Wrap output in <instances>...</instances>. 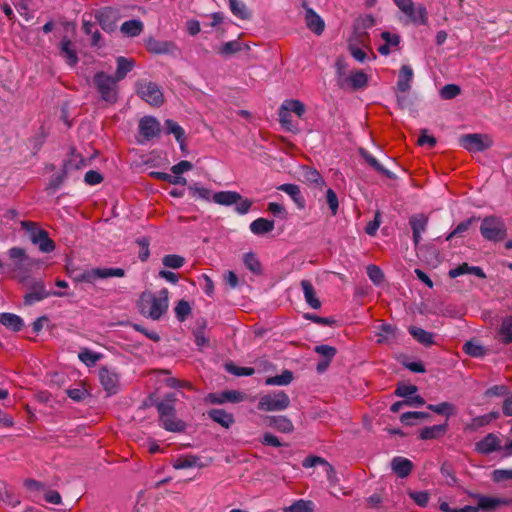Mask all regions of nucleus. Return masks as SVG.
Returning <instances> with one entry per match:
<instances>
[{
	"label": "nucleus",
	"mask_w": 512,
	"mask_h": 512,
	"mask_svg": "<svg viewBox=\"0 0 512 512\" xmlns=\"http://www.w3.org/2000/svg\"><path fill=\"white\" fill-rule=\"evenodd\" d=\"M168 289L163 288L157 294L151 291L141 293L137 302L141 315L152 320H159L168 310Z\"/></svg>",
	"instance_id": "f257e3e1"
},
{
	"label": "nucleus",
	"mask_w": 512,
	"mask_h": 512,
	"mask_svg": "<svg viewBox=\"0 0 512 512\" xmlns=\"http://www.w3.org/2000/svg\"><path fill=\"white\" fill-rule=\"evenodd\" d=\"M11 260V270L20 283L25 284L29 278L34 266L38 265V260L27 255L25 249L12 247L8 250Z\"/></svg>",
	"instance_id": "f03ea898"
},
{
	"label": "nucleus",
	"mask_w": 512,
	"mask_h": 512,
	"mask_svg": "<svg viewBox=\"0 0 512 512\" xmlns=\"http://www.w3.org/2000/svg\"><path fill=\"white\" fill-rule=\"evenodd\" d=\"M118 82L113 76L103 71L93 76V84L103 101L114 104L119 98Z\"/></svg>",
	"instance_id": "7ed1b4c3"
},
{
	"label": "nucleus",
	"mask_w": 512,
	"mask_h": 512,
	"mask_svg": "<svg viewBox=\"0 0 512 512\" xmlns=\"http://www.w3.org/2000/svg\"><path fill=\"white\" fill-rule=\"evenodd\" d=\"M480 233L488 241L500 242L507 236V227L501 218L487 216L482 220Z\"/></svg>",
	"instance_id": "20e7f679"
},
{
	"label": "nucleus",
	"mask_w": 512,
	"mask_h": 512,
	"mask_svg": "<svg viewBox=\"0 0 512 512\" xmlns=\"http://www.w3.org/2000/svg\"><path fill=\"white\" fill-rule=\"evenodd\" d=\"M21 227L30 233L31 242L38 245V248L43 253H50L55 250V243L49 237V234L44 229H39L37 223L32 221H22Z\"/></svg>",
	"instance_id": "39448f33"
},
{
	"label": "nucleus",
	"mask_w": 512,
	"mask_h": 512,
	"mask_svg": "<svg viewBox=\"0 0 512 512\" xmlns=\"http://www.w3.org/2000/svg\"><path fill=\"white\" fill-rule=\"evenodd\" d=\"M290 405V398L284 391L265 394L259 398L257 408L260 411H283Z\"/></svg>",
	"instance_id": "423d86ee"
},
{
	"label": "nucleus",
	"mask_w": 512,
	"mask_h": 512,
	"mask_svg": "<svg viewBox=\"0 0 512 512\" xmlns=\"http://www.w3.org/2000/svg\"><path fill=\"white\" fill-rule=\"evenodd\" d=\"M68 295L70 294L67 292L49 291L46 289L42 280H34L30 285V291L24 295L23 301L24 305L31 306L36 302L42 301L50 296L64 297Z\"/></svg>",
	"instance_id": "0eeeda50"
},
{
	"label": "nucleus",
	"mask_w": 512,
	"mask_h": 512,
	"mask_svg": "<svg viewBox=\"0 0 512 512\" xmlns=\"http://www.w3.org/2000/svg\"><path fill=\"white\" fill-rule=\"evenodd\" d=\"M136 92L142 100L152 106L159 107L164 103L163 93L159 86L154 82H138Z\"/></svg>",
	"instance_id": "6e6552de"
},
{
	"label": "nucleus",
	"mask_w": 512,
	"mask_h": 512,
	"mask_svg": "<svg viewBox=\"0 0 512 512\" xmlns=\"http://www.w3.org/2000/svg\"><path fill=\"white\" fill-rule=\"evenodd\" d=\"M460 145L469 152H482L491 147L492 141L487 135L473 133L460 137Z\"/></svg>",
	"instance_id": "1a4fd4ad"
},
{
	"label": "nucleus",
	"mask_w": 512,
	"mask_h": 512,
	"mask_svg": "<svg viewBox=\"0 0 512 512\" xmlns=\"http://www.w3.org/2000/svg\"><path fill=\"white\" fill-rule=\"evenodd\" d=\"M397 7L408 16L411 21L419 24H426L427 22V11L426 8L420 5L415 9L412 0H394Z\"/></svg>",
	"instance_id": "9d476101"
},
{
	"label": "nucleus",
	"mask_w": 512,
	"mask_h": 512,
	"mask_svg": "<svg viewBox=\"0 0 512 512\" xmlns=\"http://www.w3.org/2000/svg\"><path fill=\"white\" fill-rule=\"evenodd\" d=\"M99 380L109 396L116 394L120 389L118 373L108 367H101L99 369Z\"/></svg>",
	"instance_id": "9b49d317"
},
{
	"label": "nucleus",
	"mask_w": 512,
	"mask_h": 512,
	"mask_svg": "<svg viewBox=\"0 0 512 512\" xmlns=\"http://www.w3.org/2000/svg\"><path fill=\"white\" fill-rule=\"evenodd\" d=\"M125 270L122 268H94L90 271L82 273L78 280L92 282L97 278L124 277Z\"/></svg>",
	"instance_id": "f8f14e48"
},
{
	"label": "nucleus",
	"mask_w": 512,
	"mask_h": 512,
	"mask_svg": "<svg viewBox=\"0 0 512 512\" xmlns=\"http://www.w3.org/2000/svg\"><path fill=\"white\" fill-rule=\"evenodd\" d=\"M304 468L315 467L316 465H322L325 467L327 480L331 485H336L338 483V477L334 467L324 458L319 456H308L304 459L302 463Z\"/></svg>",
	"instance_id": "ddd939ff"
},
{
	"label": "nucleus",
	"mask_w": 512,
	"mask_h": 512,
	"mask_svg": "<svg viewBox=\"0 0 512 512\" xmlns=\"http://www.w3.org/2000/svg\"><path fill=\"white\" fill-rule=\"evenodd\" d=\"M340 88L345 89L347 87L352 90L363 89L368 84V76L361 70L351 72V74L343 79H338Z\"/></svg>",
	"instance_id": "4468645a"
},
{
	"label": "nucleus",
	"mask_w": 512,
	"mask_h": 512,
	"mask_svg": "<svg viewBox=\"0 0 512 512\" xmlns=\"http://www.w3.org/2000/svg\"><path fill=\"white\" fill-rule=\"evenodd\" d=\"M245 399V394L236 390H226L221 393H210L207 400L212 404H223L226 402L239 403Z\"/></svg>",
	"instance_id": "2eb2a0df"
},
{
	"label": "nucleus",
	"mask_w": 512,
	"mask_h": 512,
	"mask_svg": "<svg viewBox=\"0 0 512 512\" xmlns=\"http://www.w3.org/2000/svg\"><path fill=\"white\" fill-rule=\"evenodd\" d=\"M302 6L306 11L305 22L307 28L316 35H321L325 29V23L323 19L312 8L308 7L305 1L303 2Z\"/></svg>",
	"instance_id": "dca6fc26"
},
{
	"label": "nucleus",
	"mask_w": 512,
	"mask_h": 512,
	"mask_svg": "<svg viewBox=\"0 0 512 512\" xmlns=\"http://www.w3.org/2000/svg\"><path fill=\"white\" fill-rule=\"evenodd\" d=\"M500 439L494 433L487 434L483 439L475 444V450L483 455L501 450Z\"/></svg>",
	"instance_id": "f3484780"
},
{
	"label": "nucleus",
	"mask_w": 512,
	"mask_h": 512,
	"mask_svg": "<svg viewBox=\"0 0 512 512\" xmlns=\"http://www.w3.org/2000/svg\"><path fill=\"white\" fill-rule=\"evenodd\" d=\"M139 132L146 141H149L159 135L160 123L154 117L145 116L139 122Z\"/></svg>",
	"instance_id": "a211bd4d"
},
{
	"label": "nucleus",
	"mask_w": 512,
	"mask_h": 512,
	"mask_svg": "<svg viewBox=\"0 0 512 512\" xmlns=\"http://www.w3.org/2000/svg\"><path fill=\"white\" fill-rule=\"evenodd\" d=\"M266 424L282 433H291L294 430L292 421L286 416H267Z\"/></svg>",
	"instance_id": "6ab92c4d"
},
{
	"label": "nucleus",
	"mask_w": 512,
	"mask_h": 512,
	"mask_svg": "<svg viewBox=\"0 0 512 512\" xmlns=\"http://www.w3.org/2000/svg\"><path fill=\"white\" fill-rule=\"evenodd\" d=\"M60 54L70 66H75L78 61V55L72 41L68 37H63L60 43Z\"/></svg>",
	"instance_id": "aec40b11"
},
{
	"label": "nucleus",
	"mask_w": 512,
	"mask_h": 512,
	"mask_svg": "<svg viewBox=\"0 0 512 512\" xmlns=\"http://www.w3.org/2000/svg\"><path fill=\"white\" fill-rule=\"evenodd\" d=\"M409 224L413 232V241L417 245L421 240V233L426 230L428 218L423 214L410 217Z\"/></svg>",
	"instance_id": "412c9836"
},
{
	"label": "nucleus",
	"mask_w": 512,
	"mask_h": 512,
	"mask_svg": "<svg viewBox=\"0 0 512 512\" xmlns=\"http://www.w3.org/2000/svg\"><path fill=\"white\" fill-rule=\"evenodd\" d=\"M391 468L399 478H405L411 473L413 463L407 458L397 456L392 459Z\"/></svg>",
	"instance_id": "4be33fe9"
},
{
	"label": "nucleus",
	"mask_w": 512,
	"mask_h": 512,
	"mask_svg": "<svg viewBox=\"0 0 512 512\" xmlns=\"http://www.w3.org/2000/svg\"><path fill=\"white\" fill-rule=\"evenodd\" d=\"M146 48L154 54H168L174 51L175 45L173 42L160 41L151 37L146 41Z\"/></svg>",
	"instance_id": "5701e85b"
},
{
	"label": "nucleus",
	"mask_w": 512,
	"mask_h": 512,
	"mask_svg": "<svg viewBox=\"0 0 512 512\" xmlns=\"http://www.w3.org/2000/svg\"><path fill=\"white\" fill-rule=\"evenodd\" d=\"M300 284L304 293L305 301L308 304V306H310L312 309H320L321 301L316 296V291L312 283L309 280H302Z\"/></svg>",
	"instance_id": "b1692460"
},
{
	"label": "nucleus",
	"mask_w": 512,
	"mask_h": 512,
	"mask_svg": "<svg viewBox=\"0 0 512 512\" xmlns=\"http://www.w3.org/2000/svg\"><path fill=\"white\" fill-rule=\"evenodd\" d=\"M278 190L288 194L299 209H303L305 207V198L303 197L298 185L285 183L280 185Z\"/></svg>",
	"instance_id": "393cba45"
},
{
	"label": "nucleus",
	"mask_w": 512,
	"mask_h": 512,
	"mask_svg": "<svg viewBox=\"0 0 512 512\" xmlns=\"http://www.w3.org/2000/svg\"><path fill=\"white\" fill-rule=\"evenodd\" d=\"M448 431V423H443L439 425H433L429 427H424L420 431V439L422 440H433L438 439L446 434Z\"/></svg>",
	"instance_id": "a878e982"
},
{
	"label": "nucleus",
	"mask_w": 512,
	"mask_h": 512,
	"mask_svg": "<svg viewBox=\"0 0 512 512\" xmlns=\"http://www.w3.org/2000/svg\"><path fill=\"white\" fill-rule=\"evenodd\" d=\"M208 416L224 428H229L235 422L233 414L228 413L223 409H211L208 411Z\"/></svg>",
	"instance_id": "bb28decb"
},
{
	"label": "nucleus",
	"mask_w": 512,
	"mask_h": 512,
	"mask_svg": "<svg viewBox=\"0 0 512 512\" xmlns=\"http://www.w3.org/2000/svg\"><path fill=\"white\" fill-rule=\"evenodd\" d=\"M239 200H241V194L236 191H219L213 194V201L223 206H231Z\"/></svg>",
	"instance_id": "cd10ccee"
},
{
	"label": "nucleus",
	"mask_w": 512,
	"mask_h": 512,
	"mask_svg": "<svg viewBox=\"0 0 512 512\" xmlns=\"http://www.w3.org/2000/svg\"><path fill=\"white\" fill-rule=\"evenodd\" d=\"M410 335L420 344L429 347L434 344L433 333L424 330L417 326H410L408 328Z\"/></svg>",
	"instance_id": "c85d7f7f"
},
{
	"label": "nucleus",
	"mask_w": 512,
	"mask_h": 512,
	"mask_svg": "<svg viewBox=\"0 0 512 512\" xmlns=\"http://www.w3.org/2000/svg\"><path fill=\"white\" fill-rule=\"evenodd\" d=\"M0 323L14 332L20 331L24 326L22 318L13 313H0Z\"/></svg>",
	"instance_id": "c756f323"
},
{
	"label": "nucleus",
	"mask_w": 512,
	"mask_h": 512,
	"mask_svg": "<svg viewBox=\"0 0 512 512\" xmlns=\"http://www.w3.org/2000/svg\"><path fill=\"white\" fill-rule=\"evenodd\" d=\"M200 457L192 454L181 456L173 462V468L186 469L191 467H204L205 465L200 462Z\"/></svg>",
	"instance_id": "7c9ffc66"
},
{
	"label": "nucleus",
	"mask_w": 512,
	"mask_h": 512,
	"mask_svg": "<svg viewBox=\"0 0 512 512\" xmlns=\"http://www.w3.org/2000/svg\"><path fill=\"white\" fill-rule=\"evenodd\" d=\"M413 78V70L408 65H403L399 71L397 89L400 92H407L410 89V82Z\"/></svg>",
	"instance_id": "2f4dec72"
},
{
	"label": "nucleus",
	"mask_w": 512,
	"mask_h": 512,
	"mask_svg": "<svg viewBox=\"0 0 512 512\" xmlns=\"http://www.w3.org/2000/svg\"><path fill=\"white\" fill-rule=\"evenodd\" d=\"M275 227V222L273 220H268L266 218H257L250 224V230L255 235H264L266 233L271 232Z\"/></svg>",
	"instance_id": "473e14b6"
},
{
	"label": "nucleus",
	"mask_w": 512,
	"mask_h": 512,
	"mask_svg": "<svg viewBox=\"0 0 512 512\" xmlns=\"http://www.w3.org/2000/svg\"><path fill=\"white\" fill-rule=\"evenodd\" d=\"M397 337V328L391 324H381L377 333V343H390Z\"/></svg>",
	"instance_id": "72a5a7b5"
},
{
	"label": "nucleus",
	"mask_w": 512,
	"mask_h": 512,
	"mask_svg": "<svg viewBox=\"0 0 512 512\" xmlns=\"http://www.w3.org/2000/svg\"><path fill=\"white\" fill-rule=\"evenodd\" d=\"M117 69L113 76L117 81L123 80L134 67V60L120 56L117 58Z\"/></svg>",
	"instance_id": "f704fd0d"
},
{
	"label": "nucleus",
	"mask_w": 512,
	"mask_h": 512,
	"mask_svg": "<svg viewBox=\"0 0 512 512\" xmlns=\"http://www.w3.org/2000/svg\"><path fill=\"white\" fill-rule=\"evenodd\" d=\"M175 401V396L173 394H169L163 401L156 404L159 418L171 416L172 413L176 412Z\"/></svg>",
	"instance_id": "c9c22d12"
},
{
	"label": "nucleus",
	"mask_w": 512,
	"mask_h": 512,
	"mask_svg": "<svg viewBox=\"0 0 512 512\" xmlns=\"http://www.w3.org/2000/svg\"><path fill=\"white\" fill-rule=\"evenodd\" d=\"M143 27L144 25L140 20L133 19L125 21L121 25L120 31L126 36L135 37L141 34Z\"/></svg>",
	"instance_id": "e433bc0d"
},
{
	"label": "nucleus",
	"mask_w": 512,
	"mask_h": 512,
	"mask_svg": "<svg viewBox=\"0 0 512 512\" xmlns=\"http://www.w3.org/2000/svg\"><path fill=\"white\" fill-rule=\"evenodd\" d=\"M70 162H65L63 166V170L60 174L53 175L46 187V191L48 193H54L65 181L68 170H69Z\"/></svg>",
	"instance_id": "4c0bfd02"
},
{
	"label": "nucleus",
	"mask_w": 512,
	"mask_h": 512,
	"mask_svg": "<svg viewBox=\"0 0 512 512\" xmlns=\"http://www.w3.org/2000/svg\"><path fill=\"white\" fill-rule=\"evenodd\" d=\"M360 152V155L362 156V158L365 159V161L372 167L374 168L377 172L385 175L386 177L392 179L394 178V174L392 172H390L389 170L385 169L378 161L375 157H373L369 152H367L365 149H360L359 150Z\"/></svg>",
	"instance_id": "58836bf2"
},
{
	"label": "nucleus",
	"mask_w": 512,
	"mask_h": 512,
	"mask_svg": "<svg viewBox=\"0 0 512 512\" xmlns=\"http://www.w3.org/2000/svg\"><path fill=\"white\" fill-rule=\"evenodd\" d=\"M249 49V46L246 44L241 43L238 40L228 41L224 43L218 50V53L223 56H231L233 54H236L240 52L241 50Z\"/></svg>",
	"instance_id": "ea45409f"
},
{
	"label": "nucleus",
	"mask_w": 512,
	"mask_h": 512,
	"mask_svg": "<svg viewBox=\"0 0 512 512\" xmlns=\"http://www.w3.org/2000/svg\"><path fill=\"white\" fill-rule=\"evenodd\" d=\"M165 127L167 129V133H171L175 136L177 142L180 144V148L184 150L185 142H184V129L175 121L168 119L165 121Z\"/></svg>",
	"instance_id": "a19ab883"
},
{
	"label": "nucleus",
	"mask_w": 512,
	"mask_h": 512,
	"mask_svg": "<svg viewBox=\"0 0 512 512\" xmlns=\"http://www.w3.org/2000/svg\"><path fill=\"white\" fill-rule=\"evenodd\" d=\"M303 177L306 182L313 184L315 187L322 189L325 185V180L321 174L314 168L306 167L303 170Z\"/></svg>",
	"instance_id": "79ce46f5"
},
{
	"label": "nucleus",
	"mask_w": 512,
	"mask_h": 512,
	"mask_svg": "<svg viewBox=\"0 0 512 512\" xmlns=\"http://www.w3.org/2000/svg\"><path fill=\"white\" fill-rule=\"evenodd\" d=\"M500 341L503 344L512 343V316L503 318L499 328Z\"/></svg>",
	"instance_id": "37998d69"
},
{
	"label": "nucleus",
	"mask_w": 512,
	"mask_h": 512,
	"mask_svg": "<svg viewBox=\"0 0 512 512\" xmlns=\"http://www.w3.org/2000/svg\"><path fill=\"white\" fill-rule=\"evenodd\" d=\"M160 421L163 427L171 432H181L185 427L184 423L176 418V412L172 413L171 416L161 417Z\"/></svg>",
	"instance_id": "c03bdc74"
},
{
	"label": "nucleus",
	"mask_w": 512,
	"mask_h": 512,
	"mask_svg": "<svg viewBox=\"0 0 512 512\" xmlns=\"http://www.w3.org/2000/svg\"><path fill=\"white\" fill-rule=\"evenodd\" d=\"M293 378V373L290 370H284L280 375L268 377L265 380V384L270 386H284L290 384L293 381Z\"/></svg>",
	"instance_id": "a18cd8bd"
},
{
	"label": "nucleus",
	"mask_w": 512,
	"mask_h": 512,
	"mask_svg": "<svg viewBox=\"0 0 512 512\" xmlns=\"http://www.w3.org/2000/svg\"><path fill=\"white\" fill-rule=\"evenodd\" d=\"M506 501L494 497L478 496V505L474 508L479 510H493L501 504H505Z\"/></svg>",
	"instance_id": "49530a36"
},
{
	"label": "nucleus",
	"mask_w": 512,
	"mask_h": 512,
	"mask_svg": "<svg viewBox=\"0 0 512 512\" xmlns=\"http://www.w3.org/2000/svg\"><path fill=\"white\" fill-rule=\"evenodd\" d=\"M150 175H151V177H153L155 179L166 181L173 185H185L187 183L186 178H184L182 176L175 175V174L170 175L165 172L153 171L150 173Z\"/></svg>",
	"instance_id": "de8ad7c7"
},
{
	"label": "nucleus",
	"mask_w": 512,
	"mask_h": 512,
	"mask_svg": "<svg viewBox=\"0 0 512 512\" xmlns=\"http://www.w3.org/2000/svg\"><path fill=\"white\" fill-rule=\"evenodd\" d=\"M283 512H313V502L300 499L285 507Z\"/></svg>",
	"instance_id": "09e8293b"
},
{
	"label": "nucleus",
	"mask_w": 512,
	"mask_h": 512,
	"mask_svg": "<svg viewBox=\"0 0 512 512\" xmlns=\"http://www.w3.org/2000/svg\"><path fill=\"white\" fill-rule=\"evenodd\" d=\"M231 12L238 18L245 20L250 17V13L246 5L238 0H229Z\"/></svg>",
	"instance_id": "8fccbe9b"
},
{
	"label": "nucleus",
	"mask_w": 512,
	"mask_h": 512,
	"mask_svg": "<svg viewBox=\"0 0 512 512\" xmlns=\"http://www.w3.org/2000/svg\"><path fill=\"white\" fill-rule=\"evenodd\" d=\"M282 106L290 113H295L299 118H301L306 111L305 105L300 100L296 99L285 100Z\"/></svg>",
	"instance_id": "3c124183"
},
{
	"label": "nucleus",
	"mask_w": 512,
	"mask_h": 512,
	"mask_svg": "<svg viewBox=\"0 0 512 512\" xmlns=\"http://www.w3.org/2000/svg\"><path fill=\"white\" fill-rule=\"evenodd\" d=\"M244 264L254 274H261L262 266L254 253H246L243 257Z\"/></svg>",
	"instance_id": "603ef678"
},
{
	"label": "nucleus",
	"mask_w": 512,
	"mask_h": 512,
	"mask_svg": "<svg viewBox=\"0 0 512 512\" xmlns=\"http://www.w3.org/2000/svg\"><path fill=\"white\" fill-rule=\"evenodd\" d=\"M477 218L471 217L461 223H459L454 230L446 236V240L449 241L453 237H461L469 229V227L476 222Z\"/></svg>",
	"instance_id": "864d4df0"
},
{
	"label": "nucleus",
	"mask_w": 512,
	"mask_h": 512,
	"mask_svg": "<svg viewBox=\"0 0 512 512\" xmlns=\"http://www.w3.org/2000/svg\"><path fill=\"white\" fill-rule=\"evenodd\" d=\"M279 122L281 123L282 127L285 128L287 131L290 132H297V128L292 123V116L289 111H287L282 105L279 109Z\"/></svg>",
	"instance_id": "5fc2aeb1"
},
{
	"label": "nucleus",
	"mask_w": 512,
	"mask_h": 512,
	"mask_svg": "<svg viewBox=\"0 0 512 512\" xmlns=\"http://www.w3.org/2000/svg\"><path fill=\"white\" fill-rule=\"evenodd\" d=\"M427 408L437 414L451 416L455 411V406L449 402L439 404H429Z\"/></svg>",
	"instance_id": "6e6d98bb"
},
{
	"label": "nucleus",
	"mask_w": 512,
	"mask_h": 512,
	"mask_svg": "<svg viewBox=\"0 0 512 512\" xmlns=\"http://www.w3.org/2000/svg\"><path fill=\"white\" fill-rule=\"evenodd\" d=\"M463 350L466 354H468L471 357H482L485 355L484 347L472 340L467 341L464 344Z\"/></svg>",
	"instance_id": "4d7b16f0"
},
{
	"label": "nucleus",
	"mask_w": 512,
	"mask_h": 512,
	"mask_svg": "<svg viewBox=\"0 0 512 512\" xmlns=\"http://www.w3.org/2000/svg\"><path fill=\"white\" fill-rule=\"evenodd\" d=\"M162 263L166 267H169L172 269H179L184 265L185 259L182 256H179L176 254H169V255H165L162 258Z\"/></svg>",
	"instance_id": "13d9d810"
},
{
	"label": "nucleus",
	"mask_w": 512,
	"mask_h": 512,
	"mask_svg": "<svg viewBox=\"0 0 512 512\" xmlns=\"http://www.w3.org/2000/svg\"><path fill=\"white\" fill-rule=\"evenodd\" d=\"M174 310H175L176 318L180 322H183L190 315V313H191V306H190V304L187 301L180 300L177 303V305H176Z\"/></svg>",
	"instance_id": "bf43d9fd"
},
{
	"label": "nucleus",
	"mask_w": 512,
	"mask_h": 512,
	"mask_svg": "<svg viewBox=\"0 0 512 512\" xmlns=\"http://www.w3.org/2000/svg\"><path fill=\"white\" fill-rule=\"evenodd\" d=\"M314 351L320 356H322L323 359L330 362L337 354V349L335 347L325 344L315 346Z\"/></svg>",
	"instance_id": "052dcab7"
},
{
	"label": "nucleus",
	"mask_w": 512,
	"mask_h": 512,
	"mask_svg": "<svg viewBox=\"0 0 512 512\" xmlns=\"http://www.w3.org/2000/svg\"><path fill=\"white\" fill-rule=\"evenodd\" d=\"M460 93H461V89L456 84H446L440 90V96H441V98H443L445 100L453 99V98L457 97L458 95H460Z\"/></svg>",
	"instance_id": "680f3d73"
},
{
	"label": "nucleus",
	"mask_w": 512,
	"mask_h": 512,
	"mask_svg": "<svg viewBox=\"0 0 512 512\" xmlns=\"http://www.w3.org/2000/svg\"><path fill=\"white\" fill-rule=\"evenodd\" d=\"M367 275L375 285H379L384 281V273L376 265L371 264L367 266Z\"/></svg>",
	"instance_id": "e2e57ef3"
},
{
	"label": "nucleus",
	"mask_w": 512,
	"mask_h": 512,
	"mask_svg": "<svg viewBox=\"0 0 512 512\" xmlns=\"http://www.w3.org/2000/svg\"><path fill=\"white\" fill-rule=\"evenodd\" d=\"M408 495L420 507H426L430 499L426 491H409Z\"/></svg>",
	"instance_id": "0e129e2a"
},
{
	"label": "nucleus",
	"mask_w": 512,
	"mask_h": 512,
	"mask_svg": "<svg viewBox=\"0 0 512 512\" xmlns=\"http://www.w3.org/2000/svg\"><path fill=\"white\" fill-rule=\"evenodd\" d=\"M78 357L87 366H91L94 365L100 359L101 356L87 348H84L79 353Z\"/></svg>",
	"instance_id": "69168bd1"
},
{
	"label": "nucleus",
	"mask_w": 512,
	"mask_h": 512,
	"mask_svg": "<svg viewBox=\"0 0 512 512\" xmlns=\"http://www.w3.org/2000/svg\"><path fill=\"white\" fill-rule=\"evenodd\" d=\"M190 194L193 197H199L203 200H210L211 191L207 188L199 186L198 183H194L188 187Z\"/></svg>",
	"instance_id": "338daca9"
},
{
	"label": "nucleus",
	"mask_w": 512,
	"mask_h": 512,
	"mask_svg": "<svg viewBox=\"0 0 512 512\" xmlns=\"http://www.w3.org/2000/svg\"><path fill=\"white\" fill-rule=\"evenodd\" d=\"M417 391H418V388L416 385L399 384L395 390V395L398 397L408 399V398H410L411 395L415 394Z\"/></svg>",
	"instance_id": "774afa93"
}]
</instances>
